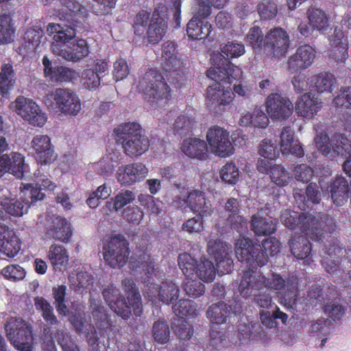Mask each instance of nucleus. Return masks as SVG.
Instances as JSON below:
<instances>
[{
  "label": "nucleus",
  "mask_w": 351,
  "mask_h": 351,
  "mask_svg": "<svg viewBox=\"0 0 351 351\" xmlns=\"http://www.w3.org/2000/svg\"><path fill=\"white\" fill-rule=\"evenodd\" d=\"M235 254L241 263L250 264L243 272L239 290L243 298H248L253 293L263 289H271L277 291L279 303L285 307H293L296 304L298 294V279L291 276L285 280L278 273H272L266 278L256 271V267H263L268 263V257L261 252V244L254 243L249 238H240L236 241Z\"/></svg>",
  "instance_id": "1"
},
{
  "label": "nucleus",
  "mask_w": 351,
  "mask_h": 351,
  "mask_svg": "<svg viewBox=\"0 0 351 351\" xmlns=\"http://www.w3.org/2000/svg\"><path fill=\"white\" fill-rule=\"evenodd\" d=\"M280 219L287 228H298L315 240L325 243L322 265L328 273L333 275L343 271V263L346 261L351 264V250H347L339 244L337 226L332 219L326 218L325 224H321L312 215L286 210L281 214Z\"/></svg>",
  "instance_id": "2"
},
{
  "label": "nucleus",
  "mask_w": 351,
  "mask_h": 351,
  "mask_svg": "<svg viewBox=\"0 0 351 351\" xmlns=\"http://www.w3.org/2000/svg\"><path fill=\"white\" fill-rule=\"evenodd\" d=\"M134 38L147 45L161 42L168 29V18L163 6L156 7L152 13L141 8L131 20Z\"/></svg>",
  "instance_id": "3"
},
{
  "label": "nucleus",
  "mask_w": 351,
  "mask_h": 351,
  "mask_svg": "<svg viewBox=\"0 0 351 351\" xmlns=\"http://www.w3.org/2000/svg\"><path fill=\"white\" fill-rule=\"evenodd\" d=\"M64 4L70 12L66 14L67 24L49 23L47 26V33L53 34V39L59 45L69 43L77 32H84L87 29L85 7L75 0H64Z\"/></svg>",
  "instance_id": "4"
},
{
  "label": "nucleus",
  "mask_w": 351,
  "mask_h": 351,
  "mask_svg": "<svg viewBox=\"0 0 351 351\" xmlns=\"http://www.w3.org/2000/svg\"><path fill=\"white\" fill-rule=\"evenodd\" d=\"M136 87L152 106H164L172 98L169 85L157 69H148L139 80Z\"/></svg>",
  "instance_id": "5"
},
{
  "label": "nucleus",
  "mask_w": 351,
  "mask_h": 351,
  "mask_svg": "<svg viewBox=\"0 0 351 351\" xmlns=\"http://www.w3.org/2000/svg\"><path fill=\"white\" fill-rule=\"evenodd\" d=\"M141 132L140 124L135 122L125 123L114 128L116 139L122 144L126 156L136 158L149 149V139Z\"/></svg>",
  "instance_id": "6"
},
{
  "label": "nucleus",
  "mask_w": 351,
  "mask_h": 351,
  "mask_svg": "<svg viewBox=\"0 0 351 351\" xmlns=\"http://www.w3.org/2000/svg\"><path fill=\"white\" fill-rule=\"evenodd\" d=\"M315 143L319 151L326 157L335 159L337 157L346 158L343 163L344 172L351 177V141L344 134H335L330 138L321 134L315 138Z\"/></svg>",
  "instance_id": "7"
},
{
  "label": "nucleus",
  "mask_w": 351,
  "mask_h": 351,
  "mask_svg": "<svg viewBox=\"0 0 351 351\" xmlns=\"http://www.w3.org/2000/svg\"><path fill=\"white\" fill-rule=\"evenodd\" d=\"M45 103L48 108L69 117L76 116L82 109L78 96L66 88H56L54 91L47 94Z\"/></svg>",
  "instance_id": "8"
},
{
  "label": "nucleus",
  "mask_w": 351,
  "mask_h": 351,
  "mask_svg": "<svg viewBox=\"0 0 351 351\" xmlns=\"http://www.w3.org/2000/svg\"><path fill=\"white\" fill-rule=\"evenodd\" d=\"M103 257L112 268L123 267L130 254L129 243L123 234H117L104 243Z\"/></svg>",
  "instance_id": "9"
},
{
  "label": "nucleus",
  "mask_w": 351,
  "mask_h": 351,
  "mask_svg": "<svg viewBox=\"0 0 351 351\" xmlns=\"http://www.w3.org/2000/svg\"><path fill=\"white\" fill-rule=\"evenodd\" d=\"M7 336L18 350H29L32 346L33 333L31 325L21 318L10 317L5 326Z\"/></svg>",
  "instance_id": "10"
},
{
  "label": "nucleus",
  "mask_w": 351,
  "mask_h": 351,
  "mask_svg": "<svg viewBox=\"0 0 351 351\" xmlns=\"http://www.w3.org/2000/svg\"><path fill=\"white\" fill-rule=\"evenodd\" d=\"M10 107L30 125L42 127L47 121L46 113L43 112L32 99L23 95L18 96L10 104Z\"/></svg>",
  "instance_id": "11"
},
{
  "label": "nucleus",
  "mask_w": 351,
  "mask_h": 351,
  "mask_svg": "<svg viewBox=\"0 0 351 351\" xmlns=\"http://www.w3.org/2000/svg\"><path fill=\"white\" fill-rule=\"evenodd\" d=\"M176 202L179 206L189 208L201 218L209 217L213 213L210 200L206 197V193L199 189L190 191L185 197H178Z\"/></svg>",
  "instance_id": "12"
},
{
  "label": "nucleus",
  "mask_w": 351,
  "mask_h": 351,
  "mask_svg": "<svg viewBox=\"0 0 351 351\" xmlns=\"http://www.w3.org/2000/svg\"><path fill=\"white\" fill-rule=\"evenodd\" d=\"M206 139L211 151L221 158L228 157L234 153V147L229 139V133L223 128L215 125L207 132Z\"/></svg>",
  "instance_id": "13"
},
{
  "label": "nucleus",
  "mask_w": 351,
  "mask_h": 351,
  "mask_svg": "<svg viewBox=\"0 0 351 351\" xmlns=\"http://www.w3.org/2000/svg\"><path fill=\"white\" fill-rule=\"evenodd\" d=\"M289 47L287 31L282 27L270 29L265 36L264 51L273 56H285Z\"/></svg>",
  "instance_id": "14"
},
{
  "label": "nucleus",
  "mask_w": 351,
  "mask_h": 351,
  "mask_svg": "<svg viewBox=\"0 0 351 351\" xmlns=\"http://www.w3.org/2000/svg\"><path fill=\"white\" fill-rule=\"evenodd\" d=\"M208 252L216 262L219 269H223V273H229L233 267L231 258V246L220 240H211L208 243Z\"/></svg>",
  "instance_id": "15"
},
{
  "label": "nucleus",
  "mask_w": 351,
  "mask_h": 351,
  "mask_svg": "<svg viewBox=\"0 0 351 351\" xmlns=\"http://www.w3.org/2000/svg\"><path fill=\"white\" fill-rule=\"evenodd\" d=\"M42 62L45 77L51 82H69L77 77V73L73 69L58 65L57 62L50 60L47 56L43 58Z\"/></svg>",
  "instance_id": "16"
},
{
  "label": "nucleus",
  "mask_w": 351,
  "mask_h": 351,
  "mask_svg": "<svg viewBox=\"0 0 351 351\" xmlns=\"http://www.w3.org/2000/svg\"><path fill=\"white\" fill-rule=\"evenodd\" d=\"M265 108L273 119H287L291 116L293 110V105L290 99L277 93H271L266 97Z\"/></svg>",
  "instance_id": "17"
},
{
  "label": "nucleus",
  "mask_w": 351,
  "mask_h": 351,
  "mask_svg": "<svg viewBox=\"0 0 351 351\" xmlns=\"http://www.w3.org/2000/svg\"><path fill=\"white\" fill-rule=\"evenodd\" d=\"M315 53L314 47L310 45L299 46L287 60L288 71L293 73L309 68L313 64Z\"/></svg>",
  "instance_id": "18"
},
{
  "label": "nucleus",
  "mask_w": 351,
  "mask_h": 351,
  "mask_svg": "<svg viewBox=\"0 0 351 351\" xmlns=\"http://www.w3.org/2000/svg\"><path fill=\"white\" fill-rule=\"evenodd\" d=\"M197 308H173L174 316L171 322V328L175 335L180 339H190L194 333L193 326L186 319L197 315Z\"/></svg>",
  "instance_id": "19"
},
{
  "label": "nucleus",
  "mask_w": 351,
  "mask_h": 351,
  "mask_svg": "<svg viewBox=\"0 0 351 351\" xmlns=\"http://www.w3.org/2000/svg\"><path fill=\"white\" fill-rule=\"evenodd\" d=\"M177 44L171 40H167L162 45L161 48V68L166 72H172L176 75L173 79L177 80L180 76L178 73L182 66V62L178 56Z\"/></svg>",
  "instance_id": "20"
},
{
  "label": "nucleus",
  "mask_w": 351,
  "mask_h": 351,
  "mask_svg": "<svg viewBox=\"0 0 351 351\" xmlns=\"http://www.w3.org/2000/svg\"><path fill=\"white\" fill-rule=\"evenodd\" d=\"M346 308H323L324 312L328 318L318 319L311 324V334L313 336H329L333 322L339 321L345 313Z\"/></svg>",
  "instance_id": "21"
},
{
  "label": "nucleus",
  "mask_w": 351,
  "mask_h": 351,
  "mask_svg": "<svg viewBox=\"0 0 351 351\" xmlns=\"http://www.w3.org/2000/svg\"><path fill=\"white\" fill-rule=\"evenodd\" d=\"M323 183L324 180H319V184L322 191L329 189L330 197L335 205L339 206L347 202L350 197V186L346 178L338 176L327 186H324Z\"/></svg>",
  "instance_id": "22"
},
{
  "label": "nucleus",
  "mask_w": 351,
  "mask_h": 351,
  "mask_svg": "<svg viewBox=\"0 0 351 351\" xmlns=\"http://www.w3.org/2000/svg\"><path fill=\"white\" fill-rule=\"evenodd\" d=\"M47 235L49 238L67 243L72 237L71 226L64 217L53 216L47 224Z\"/></svg>",
  "instance_id": "23"
},
{
  "label": "nucleus",
  "mask_w": 351,
  "mask_h": 351,
  "mask_svg": "<svg viewBox=\"0 0 351 351\" xmlns=\"http://www.w3.org/2000/svg\"><path fill=\"white\" fill-rule=\"evenodd\" d=\"M149 173L143 162H134L119 168L117 179L121 185H132L145 178Z\"/></svg>",
  "instance_id": "24"
},
{
  "label": "nucleus",
  "mask_w": 351,
  "mask_h": 351,
  "mask_svg": "<svg viewBox=\"0 0 351 351\" xmlns=\"http://www.w3.org/2000/svg\"><path fill=\"white\" fill-rule=\"evenodd\" d=\"M224 210L228 213L226 221L232 229L242 234L247 229V219L240 215V204L237 199L229 198L224 204Z\"/></svg>",
  "instance_id": "25"
},
{
  "label": "nucleus",
  "mask_w": 351,
  "mask_h": 351,
  "mask_svg": "<svg viewBox=\"0 0 351 351\" xmlns=\"http://www.w3.org/2000/svg\"><path fill=\"white\" fill-rule=\"evenodd\" d=\"M21 249V241L5 225L0 223V252L10 258L16 256Z\"/></svg>",
  "instance_id": "26"
},
{
  "label": "nucleus",
  "mask_w": 351,
  "mask_h": 351,
  "mask_svg": "<svg viewBox=\"0 0 351 351\" xmlns=\"http://www.w3.org/2000/svg\"><path fill=\"white\" fill-rule=\"evenodd\" d=\"M234 94L231 89H225L219 82H214L206 90L207 104L212 106H227L232 102Z\"/></svg>",
  "instance_id": "27"
},
{
  "label": "nucleus",
  "mask_w": 351,
  "mask_h": 351,
  "mask_svg": "<svg viewBox=\"0 0 351 351\" xmlns=\"http://www.w3.org/2000/svg\"><path fill=\"white\" fill-rule=\"evenodd\" d=\"M32 147L35 151L36 159L41 164L51 163L54 161L53 147L47 135H36L32 140Z\"/></svg>",
  "instance_id": "28"
},
{
  "label": "nucleus",
  "mask_w": 351,
  "mask_h": 351,
  "mask_svg": "<svg viewBox=\"0 0 351 351\" xmlns=\"http://www.w3.org/2000/svg\"><path fill=\"white\" fill-rule=\"evenodd\" d=\"M322 101L310 93L299 97L295 104V112L300 117L313 119L322 108Z\"/></svg>",
  "instance_id": "29"
},
{
  "label": "nucleus",
  "mask_w": 351,
  "mask_h": 351,
  "mask_svg": "<svg viewBox=\"0 0 351 351\" xmlns=\"http://www.w3.org/2000/svg\"><path fill=\"white\" fill-rule=\"evenodd\" d=\"M58 53L71 62H79L89 54V47L86 40L77 39L70 45H64L59 50Z\"/></svg>",
  "instance_id": "30"
},
{
  "label": "nucleus",
  "mask_w": 351,
  "mask_h": 351,
  "mask_svg": "<svg viewBox=\"0 0 351 351\" xmlns=\"http://www.w3.org/2000/svg\"><path fill=\"white\" fill-rule=\"evenodd\" d=\"M330 43L332 47V56L337 62H345L348 57V40L344 36L343 32L337 29H335L334 34L330 38Z\"/></svg>",
  "instance_id": "31"
},
{
  "label": "nucleus",
  "mask_w": 351,
  "mask_h": 351,
  "mask_svg": "<svg viewBox=\"0 0 351 351\" xmlns=\"http://www.w3.org/2000/svg\"><path fill=\"white\" fill-rule=\"evenodd\" d=\"M212 25L208 21L192 17L186 25V34L190 40L208 38L212 32Z\"/></svg>",
  "instance_id": "32"
},
{
  "label": "nucleus",
  "mask_w": 351,
  "mask_h": 351,
  "mask_svg": "<svg viewBox=\"0 0 351 351\" xmlns=\"http://www.w3.org/2000/svg\"><path fill=\"white\" fill-rule=\"evenodd\" d=\"M182 151L190 158L204 160L206 158L208 147L204 140L189 138L182 142Z\"/></svg>",
  "instance_id": "33"
},
{
  "label": "nucleus",
  "mask_w": 351,
  "mask_h": 351,
  "mask_svg": "<svg viewBox=\"0 0 351 351\" xmlns=\"http://www.w3.org/2000/svg\"><path fill=\"white\" fill-rule=\"evenodd\" d=\"M291 254L298 259H303L310 264L312 252V244L303 237H291L289 241Z\"/></svg>",
  "instance_id": "34"
},
{
  "label": "nucleus",
  "mask_w": 351,
  "mask_h": 351,
  "mask_svg": "<svg viewBox=\"0 0 351 351\" xmlns=\"http://www.w3.org/2000/svg\"><path fill=\"white\" fill-rule=\"evenodd\" d=\"M16 82V73L12 65L10 63L3 64L0 70V95L3 97H9Z\"/></svg>",
  "instance_id": "35"
},
{
  "label": "nucleus",
  "mask_w": 351,
  "mask_h": 351,
  "mask_svg": "<svg viewBox=\"0 0 351 351\" xmlns=\"http://www.w3.org/2000/svg\"><path fill=\"white\" fill-rule=\"evenodd\" d=\"M337 80L330 72H321L311 77L310 86L317 93H331Z\"/></svg>",
  "instance_id": "36"
},
{
  "label": "nucleus",
  "mask_w": 351,
  "mask_h": 351,
  "mask_svg": "<svg viewBox=\"0 0 351 351\" xmlns=\"http://www.w3.org/2000/svg\"><path fill=\"white\" fill-rule=\"evenodd\" d=\"M47 257L56 271H61L69 264V253L62 245H51L49 248Z\"/></svg>",
  "instance_id": "37"
},
{
  "label": "nucleus",
  "mask_w": 351,
  "mask_h": 351,
  "mask_svg": "<svg viewBox=\"0 0 351 351\" xmlns=\"http://www.w3.org/2000/svg\"><path fill=\"white\" fill-rule=\"evenodd\" d=\"M250 223L252 230L255 235H271L276 230L273 219L263 217L259 213L252 216Z\"/></svg>",
  "instance_id": "38"
},
{
  "label": "nucleus",
  "mask_w": 351,
  "mask_h": 351,
  "mask_svg": "<svg viewBox=\"0 0 351 351\" xmlns=\"http://www.w3.org/2000/svg\"><path fill=\"white\" fill-rule=\"evenodd\" d=\"M309 25L313 29L323 30L328 27V17L322 8L311 5L306 12Z\"/></svg>",
  "instance_id": "39"
},
{
  "label": "nucleus",
  "mask_w": 351,
  "mask_h": 351,
  "mask_svg": "<svg viewBox=\"0 0 351 351\" xmlns=\"http://www.w3.org/2000/svg\"><path fill=\"white\" fill-rule=\"evenodd\" d=\"M6 161V173L21 178L24 174L25 158L19 152H12L10 155H4Z\"/></svg>",
  "instance_id": "40"
},
{
  "label": "nucleus",
  "mask_w": 351,
  "mask_h": 351,
  "mask_svg": "<svg viewBox=\"0 0 351 351\" xmlns=\"http://www.w3.org/2000/svg\"><path fill=\"white\" fill-rule=\"evenodd\" d=\"M16 27L12 18L7 14H0V44H8L14 40Z\"/></svg>",
  "instance_id": "41"
},
{
  "label": "nucleus",
  "mask_w": 351,
  "mask_h": 351,
  "mask_svg": "<svg viewBox=\"0 0 351 351\" xmlns=\"http://www.w3.org/2000/svg\"><path fill=\"white\" fill-rule=\"evenodd\" d=\"M179 293L178 287L172 281H163L160 285V294L158 302H161L164 305L173 306L178 299Z\"/></svg>",
  "instance_id": "42"
},
{
  "label": "nucleus",
  "mask_w": 351,
  "mask_h": 351,
  "mask_svg": "<svg viewBox=\"0 0 351 351\" xmlns=\"http://www.w3.org/2000/svg\"><path fill=\"white\" fill-rule=\"evenodd\" d=\"M122 284L126 288L127 294L125 305H123V307H140L142 304L141 295L136 285L130 279L123 280Z\"/></svg>",
  "instance_id": "43"
},
{
  "label": "nucleus",
  "mask_w": 351,
  "mask_h": 351,
  "mask_svg": "<svg viewBox=\"0 0 351 351\" xmlns=\"http://www.w3.org/2000/svg\"><path fill=\"white\" fill-rule=\"evenodd\" d=\"M245 42L256 52L261 51L262 49L264 50L265 38L261 27L258 26L250 27L246 35Z\"/></svg>",
  "instance_id": "44"
},
{
  "label": "nucleus",
  "mask_w": 351,
  "mask_h": 351,
  "mask_svg": "<svg viewBox=\"0 0 351 351\" xmlns=\"http://www.w3.org/2000/svg\"><path fill=\"white\" fill-rule=\"evenodd\" d=\"M195 123V119L189 117L186 114H181L173 123V131L175 134L186 136L191 132Z\"/></svg>",
  "instance_id": "45"
},
{
  "label": "nucleus",
  "mask_w": 351,
  "mask_h": 351,
  "mask_svg": "<svg viewBox=\"0 0 351 351\" xmlns=\"http://www.w3.org/2000/svg\"><path fill=\"white\" fill-rule=\"evenodd\" d=\"M75 311L71 312L73 315L69 320L73 324L76 332L79 334H88L94 330V325L89 323L84 316V313L78 311V308H74Z\"/></svg>",
  "instance_id": "46"
},
{
  "label": "nucleus",
  "mask_w": 351,
  "mask_h": 351,
  "mask_svg": "<svg viewBox=\"0 0 351 351\" xmlns=\"http://www.w3.org/2000/svg\"><path fill=\"white\" fill-rule=\"evenodd\" d=\"M102 294L109 307H123L125 305V298L121 295L120 290L112 285L105 288Z\"/></svg>",
  "instance_id": "47"
},
{
  "label": "nucleus",
  "mask_w": 351,
  "mask_h": 351,
  "mask_svg": "<svg viewBox=\"0 0 351 351\" xmlns=\"http://www.w3.org/2000/svg\"><path fill=\"white\" fill-rule=\"evenodd\" d=\"M179 267L186 277L193 276L197 272L198 262L191 254L185 252L179 254L178 257Z\"/></svg>",
  "instance_id": "48"
},
{
  "label": "nucleus",
  "mask_w": 351,
  "mask_h": 351,
  "mask_svg": "<svg viewBox=\"0 0 351 351\" xmlns=\"http://www.w3.org/2000/svg\"><path fill=\"white\" fill-rule=\"evenodd\" d=\"M22 195L24 202H29V207L31 204L43 200L45 197V193L42 191L38 183L25 185L22 190Z\"/></svg>",
  "instance_id": "49"
},
{
  "label": "nucleus",
  "mask_w": 351,
  "mask_h": 351,
  "mask_svg": "<svg viewBox=\"0 0 351 351\" xmlns=\"http://www.w3.org/2000/svg\"><path fill=\"white\" fill-rule=\"evenodd\" d=\"M43 36V30L38 27L29 28L24 34L23 40L25 47L29 51H35L40 45Z\"/></svg>",
  "instance_id": "50"
},
{
  "label": "nucleus",
  "mask_w": 351,
  "mask_h": 351,
  "mask_svg": "<svg viewBox=\"0 0 351 351\" xmlns=\"http://www.w3.org/2000/svg\"><path fill=\"white\" fill-rule=\"evenodd\" d=\"M52 296L54 300L53 304L56 307H67L72 303L71 298L68 292V288L65 285H58L52 288Z\"/></svg>",
  "instance_id": "51"
},
{
  "label": "nucleus",
  "mask_w": 351,
  "mask_h": 351,
  "mask_svg": "<svg viewBox=\"0 0 351 351\" xmlns=\"http://www.w3.org/2000/svg\"><path fill=\"white\" fill-rule=\"evenodd\" d=\"M196 274L202 281L211 282L215 278V268L210 260L201 258L197 264Z\"/></svg>",
  "instance_id": "52"
},
{
  "label": "nucleus",
  "mask_w": 351,
  "mask_h": 351,
  "mask_svg": "<svg viewBox=\"0 0 351 351\" xmlns=\"http://www.w3.org/2000/svg\"><path fill=\"white\" fill-rule=\"evenodd\" d=\"M6 214L15 217L23 216L29 209V202H24L23 197L20 199H5Z\"/></svg>",
  "instance_id": "53"
},
{
  "label": "nucleus",
  "mask_w": 351,
  "mask_h": 351,
  "mask_svg": "<svg viewBox=\"0 0 351 351\" xmlns=\"http://www.w3.org/2000/svg\"><path fill=\"white\" fill-rule=\"evenodd\" d=\"M54 337L57 340L62 351H80L79 346L66 330H57Z\"/></svg>",
  "instance_id": "54"
},
{
  "label": "nucleus",
  "mask_w": 351,
  "mask_h": 351,
  "mask_svg": "<svg viewBox=\"0 0 351 351\" xmlns=\"http://www.w3.org/2000/svg\"><path fill=\"white\" fill-rule=\"evenodd\" d=\"M101 77L92 69H85L82 71L80 82L88 90H95L100 85Z\"/></svg>",
  "instance_id": "55"
},
{
  "label": "nucleus",
  "mask_w": 351,
  "mask_h": 351,
  "mask_svg": "<svg viewBox=\"0 0 351 351\" xmlns=\"http://www.w3.org/2000/svg\"><path fill=\"white\" fill-rule=\"evenodd\" d=\"M152 335L158 343L165 344L168 342L170 337V330L169 325L162 321L154 322L152 327Z\"/></svg>",
  "instance_id": "56"
},
{
  "label": "nucleus",
  "mask_w": 351,
  "mask_h": 351,
  "mask_svg": "<svg viewBox=\"0 0 351 351\" xmlns=\"http://www.w3.org/2000/svg\"><path fill=\"white\" fill-rule=\"evenodd\" d=\"M306 197H302L300 195L295 193V198L298 201L300 199L302 201V205H300L299 207L302 210L305 209V206L307 205L308 202L313 204H317L320 201V195L317 189V185L315 183H310L306 189Z\"/></svg>",
  "instance_id": "57"
},
{
  "label": "nucleus",
  "mask_w": 351,
  "mask_h": 351,
  "mask_svg": "<svg viewBox=\"0 0 351 351\" xmlns=\"http://www.w3.org/2000/svg\"><path fill=\"white\" fill-rule=\"evenodd\" d=\"M241 124H253L255 127L265 128L269 124V119L266 114L261 110H256L252 114H247L240 120Z\"/></svg>",
  "instance_id": "58"
},
{
  "label": "nucleus",
  "mask_w": 351,
  "mask_h": 351,
  "mask_svg": "<svg viewBox=\"0 0 351 351\" xmlns=\"http://www.w3.org/2000/svg\"><path fill=\"white\" fill-rule=\"evenodd\" d=\"M135 199V193L130 190L122 189L113 199V208L116 212H119L122 208L134 202Z\"/></svg>",
  "instance_id": "59"
},
{
  "label": "nucleus",
  "mask_w": 351,
  "mask_h": 351,
  "mask_svg": "<svg viewBox=\"0 0 351 351\" xmlns=\"http://www.w3.org/2000/svg\"><path fill=\"white\" fill-rule=\"evenodd\" d=\"M220 176L225 183L234 185L239 180V171L234 163L228 162L222 167Z\"/></svg>",
  "instance_id": "60"
},
{
  "label": "nucleus",
  "mask_w": 351,
  "mask_h": 351,
  "mask_svg": "<svg viewBox=\"0 0 351 351\" xmlns=\"http://www.w3.org/2000/svg\"><path fill=\"white\" fill-rule=\"evenodd\" d=\"M270 177L275 184L279 186H287L289 180V173L281 165H274Z\"/></svg>",
  "instance_id": "61"
},
{
  "label": "nucleus",
  "mask_w": 351,
  "mask_h": 351,
  "mask_svg": "<svg viewBox=\"0 0 351 351\" xmlns=\"http://www.w3.org/2000/svg\"><path fill=\"white\" fill-rule=\"evenodd\" d=\"M258 12L261 19L267 20L274 19L277 14V5L274 1H263L258 5Z\"/></svg>",
  "instance_id": "62"
},
{
  "label": "nucleus",
  "mask_w": 351,
  "mask_h": 351,
  "mask_svg": "<svg viewBox=\"0 0 351 351\" xmlns=\"http://www.w3.org/2000/svg\"><path fill=\"white\" fill-rule=\"evenodd\" d=\"M2 274L8 280L19 281L25 277V270L19 265H10L1 271Z\"/></svg>",
  "instance_id": "63"
},
{
  "label": "nucleus",
  "mask_w": 351,
  "mask_h": 351,
  "mask_svg": "<svg viewBox=\"0 0 351 351\" xmlns=\"http://www.w3.org/2000/svg\"><path fill=\"white\" fill-rule=\"evenodd\" d=\"M228 67L227 62L222 66H219L210 68L206 71V76L208 78L214 80L215 82L220 83V82H223L228 83Z\"/></svg>",
  "instance_id": "64"
}]
</instances>
